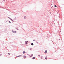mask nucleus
<instances>
[{"instance_id":"nucleus-7","label":"nucleus","mask_w":64,"mask_h":64,"mask_svg":"<svg viewBox=\"0 0 64 64\" xmlns=\"http://www.w3.org/2000/svg\"><path fill=\"white\" fill-rule=\"evenodd\" d=\"M45 59H46V60H47V58H45Z\"/></svg>"},{"instance_id":"nucleus-15","label":"nucleus","mask_w":64,"mask_h":64,"mask_svg":"<svg viewBox=\"0 0 64 64\" xmlns=\"http://www.w3.org/2000/svg\"><path fill=\"white\" fill-rule=\"evenodd\" d=\"M33 41H36L35 40H33Z\"/></svg>"},{"instance_id":"nucleus-11","label":"nucleus","mask_w":64,"mask_h":64,"mask_svg":"<svg viewBox=\"0 0 64 64\" xmlns=\"http://www.w3.org/2000/svg\"><path fill=\"white\" fill-rule=\"evenodd\" d=\"M54 7H57V6H56V5H55L54 6Z\"/></svg>"},{"instance_id":"nucleus-14","label":"nucleus","mask_w":64,"mask_h":64,"mask_svg":"<svg viewBox=\"0 0 64 64\" xmlns=\"http://www.w3.org/2000/svg\"><path fill=\"white\" fill-rule=\"evenodd\" d=\"M30 57H32V56H30Z\"/></svg>"},{"instance_id":"nucleus-3","label":"nucleus","mask_w":64,"mask_h":64,"mask_svg":"<svg viewBox=\"0 0 64 64\" xmlns=\"http://www.w3.org/2000/svg\"><path fill=\"white\" fill-rule=\"evenodd\" d=\"M22 56L20 55V56H17V57H21Z\"/></svg>"},{"instance_id":"nucleus-17","label":"nucleus","mask_w":64,"mask_h":64,"mask_svg":"<svg viewBox=\"0 0 64 64\" xmlns=\"http://www.w3.org/2000/svg\"><path fill=\"white\" fill-rule=\"evenodd\" d=\"M9 22H10V23H11V22H10V21H9Z\"/></svg>"},{"instance_id":"nucleus-19","label":"nucleus","mask_w":64,"mask_h":64,"mask_svg":"<svg viewBox=\"0 0 64 64\" xmlns=\"http://www.w3.org/2000/svg\"><path fill=\"white\" fill-rule=\"evenodd\" d=\"M17 30H18V29H17Z\"/></svg>"},{"instance_id":"nucleus-5","label":"nucleus","mask_w":64,"mask_h":64,"mask_svg":"<svg viewBox=\"0 0 64 64\" xmlns=\"http://www.w3.org/2000/svg\"><path fill=\"white\" fill-rule=\"evenodd\" d=\"M35 57H33V58H32L33 59H35Z\"/></svg>"},{"instance_id":"nucleus-18","label":"nucleus","mask_w":64,"mask_h":64,"mask_svg":"<svg viewBox=\"0 0 64 64\" xmlns=\"http://www.w3.org/2000/svg\"><path fill=\"white\" fill-rule=\"evenodd\" d=\"M36 42L37 43H38V42Z\"/></svg>"},{"instance_id":"nucleus-8","label":"nucleus","mask_w":64,"mask_h":64,"mask_svg":"<svg viewBox=\"0 0 64 64\" xmlns=\"http://www.w3.org/2000/svg\"><path fill=\"white\" fill-rule=\"evenodd\" d=\"M43 58V56H42L41 57V59H42V58Z\"/></svg>"},{"instance_id":"nucleus-6","label":"nucleus","mask_w":64,"mask_h":64,"mask_svg":"<svg viewBox=\"0 0 64 64\" xmlns=\"http://www.w3.org/2000/svg\"><path fill=\"white\" fill-rule=\"evenodd\" d=\"M31 45H34V44L33 43H32L31 44Z\"/></svg>"},{"instance_id":"nucleus-9","label":"nucleus","mask_w":64,"mask_h":64,"mask_svg":"<svg viewBox=\"0 0 64 64\" xmlns=\"http://www.w3.org/2000/svg\"><path fill=\"white\" fill-rule=\"evenodd\" d=\"M23 53H25V52H24Z\"/></svg>"},{"instance_id":"nucleus-10","label":"nucleus","mask_w":64,"mask_h":64,"mask_svg":"<svg viewBox=\"0 0 64 64\" xmlns=\"http://www.w3.org/2000/svg\"><path fill=\"white\" fill-rule=\"evenodd\" d=\"M16 31L14 32H13V33H14H14H16Z\"/></svg>"},{"instance_id":"nucleus-20","label":"nucleus","mask_w":64,"mask_h":64,"mask_svg":"<svg viewBox=\"0 0 64 64\" xmlns=\"http://www.w3.org/2000/svg\"><path fill=\"white\" fill-rule=\"evenodd\" d=\"M21 42V43H22V42Z\"/></svg>"},{"instance_id":"nucleus-2","label":"nucleus","mask_w":64,"mask_h":64,"mask_svg":"<svg viewBox=\"0 0 64 64\" xmlns=\"http://www.w3.org/2000/svg\"><path fill=\"white\" fill-rule=\"evenodd\" d=\"M46 53H47V50H45V52H44V53H45V54H46Z\"/></svg>"},{"instance_id":"nucleus-13","label":"nucleus","mask_w":64,"mask_h":64,"mask_svg":"<svg viewBox=\"0 0 64 64\" xmlns=\"http://www.w3.org/2000/svg\"><path fill=\"white\" fill-rule=\"evenodd\" d=\"M8 54H9V55H10V53H8Z\"/></svg>"},{"instance_id":"nucleus-16","label":"nucleus","mask_w":64,"mask_h":64,"mask_svg":"<svg viewBox=\"0 0 64 64\" xmlns=\"http://www.w3.org/2000/svg\"><path fill=\"white\" fill-rule=\"evenodd\" d=\"M38 56L39 57H40V55H39Z\"/></svg>"},{"instance_id":"nucleus-12","label":"nucleus","mask_w":64,"mask_h":64,"mask_svg":"<svg viewBox=\"0 0 64 64\" xmlns=\"http://www.w3.org/2000/svg\"><path fill=\"white\" fill-rule=\"evenodd\" d=\"M33 54H32V55H31V56H33Z\"/></svg>"},{"instance_id":"nucleus-1","label":"nucleus","mask_w":64,"mask_h":64,"mask_svg":"<svg viewBox=\"0 0 64 64\" xmlns=\"http://www.w3.org/2000/svg\"><path fill=\"white\" fill-rule=\"evenodd\" d=\"M26 56H24V59H25V58H26Z\"/></svg>"},{"instance_id":"nucleus-4","label":"nucleus","mask_w":64,"mask_h":64,"mask_svg":"<svg viewBox=\"0 0 64 64\" xmlns=\"http://www.w3.org/2000/svg\"><path fill=\"white\" fill-rule=\"evenodd\" d=\"M25 43H26V44H27V42H25Z\"/></svg>"}]
</instances>
